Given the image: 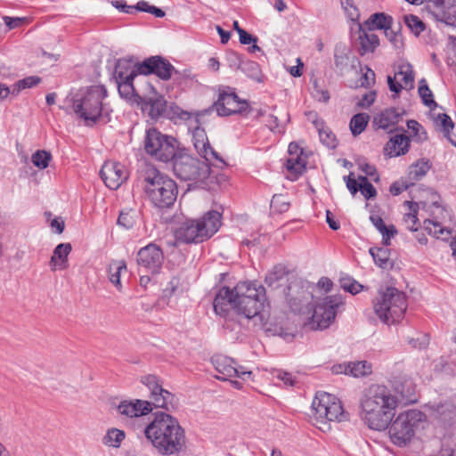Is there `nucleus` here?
<instances>
[{"label": "nucleus", "instance_id": "nucleus-30", "mask_svg": "<svg viewBox=\"0 0 456 456\" xmlns=\"http://www.w3.org/2000/svg\"><path fill=\"white\" fill-rule=\"evenodd\" d=\"M122 272H126V264L124 260L113 261L109 266V278L112 284L118 289H121L120 275Z\"/></svg>", "mask_w": 456, "mask_h": 456}, {"label": "nucleus", "instance_id": "nucleus-6", "mask_svg": "<svg viewBox=\"0 0 456 456\" xmlns=\"http://www.w3.org/2000/svg\"><path fill=\"white\" fill-rule=\"evenodd\" d=\"M107 95L103 86L82 87L71 98L72 110L86 125L94 124L108 112L106 104L103 103Z\"/></svg>", "mask_w": 456, "mask_h": 456}, {"label": "nucleus", "instance_id": "nucleus-29", "mask_svg": "<svg viewBox=\"0 0 456 456\" xmlns=\"http://www.w3.org/2000/svg\"><path fill=\"white\" fill-rule=\"evenodd\" d=\"M314 126L319 133L320 141L330 149L337 147V140L332 131L322 121H315Z\"/></svg>", "mask_w": 456, "mask_h": 456}, {"label": "nucleus", "instance_id": "nucleus-8", "mask_svg": "<svg viewBox=\"0 0 456 456\" xmlns=\"http://www.w3.org/2000/svg\"><path fill=\"white\" fill-rule=\"evenodd\" d=\"M407 306L405 294L394 287L379 290L373 300L374 313L383 323L387 325L400 322L404 316Z\"/></svg>", "mask_w": 456, "mask_h": 456}, {"label": "nucleus", "instance_id": "nucleus-32", "mask_svg": "<svg viewBox=\"0 0 456 456\" xmlns=\"http://www.w3.org/2000/svg\"><path fill=\"white\" fill-rule=\"evenodd\" d=\"M240 70L246 74L249 78L258 83H261L264 80L260 67L256 61L244 60Z\"/></svg>", "mask_w": 456, "mask_h": 456}, {"label": "nucleus", "instance_id": "nucleus-36", "mask_svg": "<svg viewBox=\"0 0 456 456\" xmlns=\"http://www.w3.org/2000/svg\"><path fill=\"white\" fill-rule=\"evenodd\" d=\"M431 166L428 160L421 159L410 167L409 176L418 181L427 175Z\"/></svg>", "mask_w": 456, "mask_h": 456}, {"label": "nucleus", "instance_id": "nucleus-38", "mask_svg": "<svg viewBox=\"0 0 456 456\" xmlns=\"http://www.w3.org/2000/svg\"><path fill=\"white\" fill-rule=\"evenodd\" d=\"M349 375L359 378L371 373L372 366L367 361L349 362Z\"/></svg>", "mask_w": 456, "mask_h": 456}, {"label": "nucleus", "instance_id": "nucleus-51", "mask_svg": "<svg viewBox=\"0 0 456 456\" xmlns=\"http://www.w3.org/2000/svg\"><path fill=\"white\" fill-rule=\"evenodd\" d=\"M341 288L353 295H355L363 289V286L354 280L341 281Z\"/></svg>", "mask_w": 456, "mask_h": 456}, {"label": "nucleus", "instance_id": "nucleus-15", "mask_svg": "<svg viewBox=\"0 0 456 456\" xmlns=\"http://www.w3.org/2000/svg\"><path fill=\"white\" fill-rule=\"evenodd\" d=\"M163 261V252L161 248L154 243H150L138 251L137 263L140 269H144L151 274H155L159 272Z\"/></svg>", "mask_w": 456, "mask_h": 456}, {"label": "nucleus", "instance_id": "nucleus-18", "mask_svg": "<svg viewBox=\"0 0 456 456\" xmlns=\"http://www.w3.org/2000/svg\"><path fill=\"white\" fill-rule=\"evenodd\" d=\"M100 175L105 185L117 190L127 178V173L125 167L118 162L107 161L100 170Z\"/></svg>", "mask_w": 456, "mask_h": 456}, {"label": "nucleus", "instance_id": "nucleus-22", "mask_svg": "<svg viewBox=\"0 0 456 456\" xmlns=\"http://www.w3.org/2000/svg\"><path fill=\"white\" fill-rule=\"evenodd\" d=\"M71 249L69 243H61L54 248L50 260V266L53 271L64 270L68 267V256Z\"/></svg>", "mask_w": 456, "mask_h": 456}, {"label": "nucleus", "instance_id": "nucleus-41", "mask_svg": "<svg viewBox=\"0 0 456 456\" xmlns=\"http://www.w3.org/2000/svg\"><path fill=\"white\" fill-rule=\"evenodd\" d=\"M404 22L411 32L415 36H419L426 28L424 22L418 16L413 14L405 15Z\"/></svg>", "mask_w": 456, "mask_h": 456}, {"label": "nucleus", "instance_id": "nucleus-21", "mask_svg": "<svg viewBox=\"0 0 456 456\" xmlns=\"http://www.w3.org/2000/svg\"><path fill=\"white\" fill-rule=\"evenodd\" d=\"M140 74L138 66L130 59L118 60L115 67L116 81L134 80Z\"/></svg>", "mask_w": 456, "mask_h": 456}, {"label": "nucleus", "instance_id": "nucleus-56", "mask_svg": "<svg viewBox=\"0 0 456 456\" xmlns=\"http://www.w3.org/2000/svg\"><path fill=\"white\" fill-rule=\"evenodd\" d=\"M366 71L362 74L360 78L361 86L369 87L375 82V73L372 69L366 67Z\"/></svg>", "mask_w": 456, "mask_h": 456}, {"label": "nucleus", "instance_id": "nucleus-26", "mask_svg": "<svg viewBox=\"0 0 456 456\" xmlns=\"http://www.w3.org/2000/svg\"><path fill=\"white\" fill-rule=\"evenodd\" d=\"M302 153L289 156L286 160V168L288 170L289 178L290 180H297V177L305 171L306 161L301 157Z\"/></svg>", "mask_w": 456, "mask_h": 456}, {"label": "nucleus", "instance_id": "nucleus-28", "mask_svg": "<svg viewBox=\"0 0 456 456\" xmlns=\"http://www.w3.org/2000/svg\"><path fill=\"white\" fill-rule=\"evenodd\" d=\"M392 17L384 12H377L365 21L364 25L369 30L384 29V32L392 26Z\"/></svg>", "mask_w": 456, "mask_h": 456}, {"label": "nucleus", "instance_id": "nucleus-59", "mask_svg": "<svg viewBox=\"0 0 456 456\" xmlns=\"http://www.w3.org/2000/svg\"><path fill=\"white\" fill-rule=\"evenodd\" d=\"M359 188L361 193L367 200L374 198L377 194L376 189L370 182L363 184H359Z\"/></svg>", "mask_w": 456, "mask_h": 456}, {"label": "nucleus", "instance_id": "nucleus-50", "mask_svg": "<svg viewBox=\"0 0 456 456\" xmlns=\"http://www.w3.org/2000/svg\"><path fill=\"white\" fill-rule=\"evenodd\" d=\"M340 4H341L342 8L345 10L347 17L350 20H354L358 19V17H359L358 9L354 5L353 0H340Z\"/></svg>", "mask_w": 456, "mask_h": 456}, {"label": "nucleus", "instance_id": "nucleus-9", "mask_svg": "<svg viewBox=\"0 0 456 456\" xmlns=\"http://www.w3.org/2000/svg\"><path fill=\"white\" fill-rule=\"evenodd\" d=\"M171 160L173 172L181 180L203 183L210 175L209 164L192 157L185 149H180Z\"/></svg>", "mask_w": 456, "mask_h": 456}, {"label": "nucleus", "instance_id": "nucleus-47", "mask_svg": "<svg viewBox=\"0 0 456 456\" xmlns=\"http://www.w3.org/2000/svg\"><path fill=\"white\" fill-rule=\"evenodd\" d=\"M334 62L335 66L343 70L346 67H347L349 62V56L347 53H346L345 49L336 48L334 53Z\"/></svg>", "mask_w": 456, "mask_h": 456}, {"label": "nucleus", "instance_id": "nucleus-20", "mask_svg": "<svg viewBox=\"0 0 456 456\" xmlns=\"http://www.w3.org/2000/svg\"><path fill=\"white\" fill-rule=\"evenodd\" d=\"M410 139L404 134L391 137L384 147L385 153L390 158L404 155L408 152Z\"/></svg>", "mask_w": 456, "mask_h": 456}, {"label": "nucleus", "instance_id": "nucleus-25", "mask_svg": "<svg viewBox=\"0 0 456 456\" xmlns=\"http://www.w3.org/2000/svg\"><path fill=\"white\" fill-rule=\"evenodd\" d=\"M142 109L148 111L151 118H158L166 111V101L162 96L145 98Z\"/></svg>", "mask_w": 456, "mask_h": 456}, {"label": "nucleus", "instance_id": "nucleus-52", "mask_svg": "<svg viewBox=\"0 0 456 456\" xmlns=\"http://www.w3.org/2000/svg\"><path fill=\"white\" fill-rule=\"evenodd\" d=\"M289 203L284 200L281 195H274L271 200V208L278 213L286 212L289 209Z\"/></svg>", "mask_w": 456, "mask_h": 456}, {"label": "nucleus", "instance_id": "nucleus-49", "mask_svg": "<svg viewBox=\"0 0 456 456\" xmlns=\"http://www.w3.org/2000/svg\"><path fill=\"white\" fill-rule=\"evenodd\" d=\"M385 35L395 49L403 47V37L398 31L392 28V26L386 30Z\"/></svg>", "mask_w": 456, "mask_h": 456}, {"label": "nucleus", "instance_id": "nucleus-44", "mask_svg": "<svg viewBox=\"0 0 456 456\" xmlns=\"http://www.w3.org/2000/svg\"><path fill=\"white\" fill-rule=\"evenodd\" d=\"M436 126L440 127L444 136L455 126L452 118L445 113H439L434 118Z\"/></svg>", "mask_w": 456, "mask_h": 456}, {"label": "nucleus", "instance_id": "nucleus-46", "mask_svg": "<svg viewBox=\"0 0 456 456\" xmlns=\"http://www.w3.org/2000/svg\"><path fill=\"white\" fill-rule=\"evenodd\" d=\"M117 84L121 97L130 99L134 94L133 80L117 81Z\"/></svg>", "mask_w": 456, "mask_h": 456}, {"label": "nucleus", "instance_id": "nucleus-5", "mask_svg": "<svg viewBox=\"0 0 456 456\" xmlns=\"http://www.w3.org/2000/svg\"><path fill=\"white\" fill-rule=\"evenodd\" d=\"M142 180L144 192L154 207L167 208L174 205L178 189L173 179L148 166L142 171Z\"/></svg>", "mask_w": 456, "mask_h": 456}, {"label": "nucleus", "instance_id": "nucleus-31", "mask_svg": "<svg viewBox=\"0 0 456 456\" xmlns=\"http://www.w3.org/2000/svg\"><path fill=\"white\" fill-rule=\"evenodd\" d=\"M405 205L408 206L410 213L404 215L403 221L405 223L406 228L412 232L418 231V223L419 219L417 216L419 206L418 203L413 201H405Z\"/></svg>", "mask_w": 456, "mask_h": 456}, {"label": "nucleus", "instance_id": "nucleus-16", "mask_svg": "<svg viewBox=\"0 0 456 456\" xmlns=\"http://www.w3.org/2000/svg\"><path fill=\"white\" fill-rule=\"evenodd\" d=\"M140 74H155L162 80H168L172 74H177L175 67L165 58L156 55L144 60L138 65Z\"/></svg>", "mask_w": 456, "mask_h": 456}, {"label": "nucleus", "instance_id": "nucleus-40", "mask_svg": "<svg viewBox=\"0 0 456 456\" xmlns=\"http://www.w3.org/2000/svg\"><path fill=\"white\" fill-rule=\"evenodd\" d=\"M419 94L423 104L427 107L432 109L433 107L435 108L437 106L436 102L433 99V94L424 78L419 81Z\"/></svg>", "mask_w": 456, "mask_h": 456}, {"label": "nucleus", "instance_id": "nucleus-10", "mask_svg": "<svg viewBox=\"0 0 456 456\" xmlns=\"http://www.w3.org/2000/svg\"><path fill=\"white\" fill-rule=\"evenodd\" d=\"M143 145L147 154L162 162L170 161L180 150L178 142L174 137L164 134L156 128L146 131Z\"/></svg>", "mask_w": 456, "mask_h": 456}, {"label": "nucleus", "instance_id": "nucleus-13", "mask_svg": "<svg viewBox=\"0 0 456 456\" xmlns=\"http://www.w3.org/2000/svg\"><path fill=\"white\" fill-rule=\"evenodd\" d=\"M345 304L341 294L327 296L320 299L314 308L309 324L314 330H324L335 321L339 307Z\"/></svg>", "mask_w": 456, "mask_h": 456}, {"label": "nucleus", "instance_id": "nucleus-43", "mask_svg": "<svg viewBox=\"0 0 456 456\" xmlns=\"http://www.w3.org/2000/svg\"><path fill=\"white\" fill-rule=\"evenodd\" d=\"M52 156L45 151H37L31 156L32 163L40 169H45L48 167Z\"/></svg>", "mask_w": 456, "mask_h": 456}, {"label": "nucleus", "instance_id": "nucleus-17", "mask_svg": "<svg viewBox=\"0 0 456 456\" xmlns=\"http://www.w3.org/2000/svg\"><path fill=\"white\" fill-rule=\"evenodd\" d=\"M211 362L216 371L220 374L216 376V379L221 380H228L232 377L246 379L252 374L250 370H246L241 366L235 367L233 360L225 355H215L212 357Z\"/></svg>", "mask_w": 456, "mask_h": 456}, {"label": "nucleus", "instance_id": "nucleus-14", "mask_svg": "<svg viewBox=\"0 0 456 456\" xmlns=\"http://www.w3.org/2000/svg\"><path fill=\"white\" fill-rule=\"evenodd\" d=\"M214 107L219 116H230L245 112L248 108V103L240 100L236 93L228 87L220 91Z\"/></svg>", "mask_w": 456, "mask_h": 456}, {"label": "nucleus", "instance_id": "nucleus-2", "mask_svg": "<svg viewBox=\"0 0 456 456\" xmlns=\"http://www.w3.org/2000/svg\"><path fill=\"white\" fill-rule=\"evenodd\" d=\"M155 452L160 456H180L187 448L184 428L169 413L159 411L142 429Z\"/></svg>", "mask_w": 456, "mask_h": 456}, {"label": "nucleus", "instance_id": "nucleus-37", "mask_svg": "<svg viewBox=\"0 0 456 456\" xmlns=\"http://www.w3.org/2000/svg\"><path fill=\"white\" fill-rule=\"evenodd\" d=\"M424 224L425 229L428 231V234L433 235L437 239L441 238L443 240H446L451 234V230L442 227L438 222L426 220Z\"/></svg>", "mask_w": 456, "mask_h": 456}, {"label": "nucleus", "instance_id": "nucleus-48", "mask_svg": "<svg viewBox=\"0 0 456 456\" xmlns=\"http://www.w3.org/2000/svg\"><path fill=\"white\" fill-rule=\"evenodd\" d=\"M203 149L200 150L198 152L201 157L204 158V161L211 162L212 160L216 159L220 161L221 163H224V160L220 158L218 153L211 147L210 143H206Z\"/></svg>", "mask_w": 456, "mask_h": 456}, {"label": "nucleus", "instance_id": "nucleus-35", "mask_svg": "<svg viewBox=\"0 0 456 456\" xmlns=\"http://www.w3.org/2000/svg\"><path fill=\"white\" fill-rule=\"evenodd\" d=\"M375 264L380 268H387L389 261V249L387 248H370L369 250Z\"/></svg>", "mask_w": 456, "mask_h": 456}, {"label": "nucleus", "instance_id": "nucleus-61", "mask_svg": "<svg viewBox=\"0 0 456 456\" xmlns=\"http://www.w3.org/2000/svg\"><path fill=\"white\" fill-rule=\"evenodd\" d=\"M409 344L414 348H425L428 344V338L426 334L421 335L417 338H411L408 340Z\"/></svg>", "mask_w": 456, "mask_h": 456}, {"label": "nucleus", "instance_id": "nucleus-7", "mask_svg": "<svg viewBox=\"0 0 456 456\" xmlns=\"http://www.w3.org/2000/svg\"><path fill=\"white\" fill-rule=\"evenodd\" d=\"M222 216L218 211L207 212L200 219L187 220L175 232V239L183 243H201L211 238L220 228Z\"/></svg>", "mask_w": 456, "mask_h": 456}, {"label": "nucleus", "instance_id": "nucleus-1", "mask_svg": "<svg viewBox=\"0 0 456 456\" xmlns=\"http://www.w3.org/2000/svg\"><path fill=\"white\" fill-rule=\"evenodd\" d=\"M266 300L265 289L256 282L240 281L230 289L224 286L217 291L213 307L215 313L226 318L232 309L247 320H263L262 310Z\"/></svg>", "mask_w": 456, "mask_h": 456}, {"label": "nucleus", "instance_id": "nucleus-62", "mask_svg": "<svg viewBox=\"0 0 456 456\" xmlns=\"http://www.w3.org/2000/svg\"><path fill=\"white\" fill-rule=\"evenodd\" d=\"M265 125L273 132H281L279 119L274 115H268L267 119L265 120Z\"/></svg>", "mask_w": 456, "mask_h": 456}, {"label": "nucleus", "instance_id": "nucleus-57", "mask_svg": "<svg viewBox=\"0 0 456 456\" xmlns=\"http://www.w3.org/2000/svg\"><path fill=\"white\" fill-rule=\"evenodd\" d=\"M313 94L320 102H327L330 100V94L327 90L320 88L317 80L314 82V92Z\"/></svg>", "mask_w": 456, "mask_h": 456}, {"label": "nucleus", "instance_id": "nucleus-33", "mask_svg": "<svg viewBox=\"0 0 456 456\" xmlns=\"http://www.w3.org/2000/svg\"><path fill=\"white\" fill-rule=\"evenodd\" d=\"M370 117L366 113H358L352 117L349 126L354 136L362 134L369 122Z\"/></svg>", "mask_w": 456, "mask_h": 456}, {"label": "nucleus", "instance_id": "nucleus-54", "mask_svg": "<svg viewBox=\"0 0 456 456\" xmlns=\"http://www.w3.org/2000/svg\"><path fill=\"white\" fill-rule=\"evenodd\" d=\"M226 60H227V62L230 66V68L233 69H240L241 68V65L244 61V60L242 59V56L236 53V52H229L227 54H226Z\"/></svg>", "mask_w": 456, "mask_h": 456}, {"label": "nucleus", "instance_id": "nucleus-45", "mask_svg": "<svg viewBox=\"0 0 456 456\" xmlns=\"http://www.w3.org/2000/svg\"><path fill=\"white\" fill-rule=\"evenodd\" d=\"M273 379L281 381L284 387H294L297 383L295 377L282 370H275L273 372Z\"/></svg>", "mask_w": 456, "mask_h": 456}, {"label": "nucleus", "instance_id": "nucleus-53", "mask_svg": "<svg viewBox=\"0 0 456 456\" xmlns=\"http://www.w3.org/2000/svg\"><path fill=\"white\" fill-rule=\"evenodd\" d=\"M193 141H194V147L199 152L200 150L206 147V143H208V140L207 138V135L205 134L204 130L197 128L193 134Z\"/></svg>", "mask_w": 456, "mask_h": 456}, {"label": "nucleus", "instance_id": "nucleus-24", "mask_svg": "<svg viewBox=\"0 0 456 456\" xmlns=\"http://www.w3.org/2000/svg\"><path fill=\"white\" fill-rule=\"evenodd\" d=\"M441 10L446 24L456 27V0H429Z\"/></svg>", "mask_w": 456, "mask_h": 456}, {"label": "nucleus", "instance_id": "nucleus-42", "mask_svg": "<svg viewBox=\"0 0 456 456\" xmlns=\"http://www.w3.org/2000/svg\"><path fill=\"white\" fill-rule=\"evenodd\" d=\"M41 82V78L37 76H30L27 77L23 79L19 80L14 86H13V91L12 94L14 95H18L19 93L27 88H32L36 86H37Z\"/></svg>", "mask_w": 456, "mask_h": 456}, {"label": "nucleus", "instance_id": "nucleus-34", "mask_svg": "<svg viewBox=\"0 0 456 456\" xmlns=\"http://www.w3.org/2000/svg\"><path fill=\"white\" fill-rule=\"evenodd\" d=\"M138 217L139 213L137 210L133 208L123 209L118 216V224L126 229H130L135 224Z\"/></svg>", "mask_w": 456, "mask_h": 456}, {"label": "nucleus", "instance_id": "nucleus-23", "mask_svg": "<svg viewBox=\"0 0 456 456\" xmlns=\"http://www.w3.org/2000/svg\"><path fill=\"white\" fill-rule=\"evenodd\" d=\"M403 110L395 108H389L375 118V123L379 128L387 129L399 123L402 119Z\"/></svg>", "mask_w": 456, "mask_h": 456}, {"label": "nucleus", "instance_id": "nucleus-60", "mask_svg": "<svg viewBox=\"0 0 456 456\" xmlns=\"http://www.w3.org/2000/svg\"><path fill=\"white\" fill-rule=\"evenodd\" d=\"M435 411H436L437 417L445 419L446 415L445 413L448 412V416H450L451 413H452L453 406L452 403H444L442 404H437Z\"/></svg>", "mask_w": 456, "mask_h": 456}, {"label": "nucleus", "instance_id": "nucleus-55", "mask_svg": "<svg viewBox=\"0 0 456 456\" xmlns=\"http://www.w3.org/2000/svg\"><path fill=\"white\" fill-rule=\"evenodd\" d=\"M359 168L368 176L371 177L375 182L379 180V177L377 174L376 167L373 165H370L365 161L358 162Z\"/></svg>", "mask_w": 456, "mask_h": 456}, {"label": "nucleus", "instance_id": "nucleus-27", "mask_svg": "<svg viewBox=\"0 0 456 456\" xmlns=\"http://www.w3.org/2000/svg\"><path fill=\"white\" fill-rule=\"evenodd\" d=\"M359 40L361 45L359 53L361 55L373 52L379 45V37L373 32V30L364 31L361 29Z\"/></svg>", "mask_w": 456, "mask_h": 456}, {"label": "nucleus", "instance_id": "nucleus-58", "mask_svg": "<svg viewBox=\"0 0 456 456\" xmlns=\"http://www.w3.org/2000/svg\"><path fill=\"white\" fill-rule=\"evenodd\" d=\"M370 220L381 234H386L387 232V230L390 229V226L387 227L385 224L383 219L379 216L371 215L370 216Z\"/></svg>", "mask_w": 456, "mask_h": 456}, {"label": "nucleus", "instance_id": "nucleus-39", "mask_svg": "<svg viewBox=\"0 0 456 456\" xmlns=\"http://www.w3.org/2000/svg\"><path fill=\"white\" fill-rule=\"evenodd\" d=\"M125 432L117 428L109 429L103 437V444L111 447L118 448L125 439Z\"/></svg>", "mask_w": 456, "mask_h": 456}, {"label": "nucleus", "instance_id": "nucleus-64", "mask_svg": "<svg viewBox=\"0 0 456 456\" xmlns=\"http://www.w3.org/2000/svg\"><path fill=\"white\" fill-rule=\"evenodd\" d=\"M180 285V280L177 277H173L167 283L164 291L167 295L171 296L175 293Z\"/></svg>", "mask_w": 456, "mask_h": 456}, {"label": "nucleus", "instance_id": "nucleus-3", "mask_svg": "<svg viewBox=\"0 0 456 456\" xmlns=\"http://www.w3.org/2000/svg\"><path fill=\"white\" fill-rule=\"evenodd\" d=\"M399 400L387 386L373 384L361 396V418L373 430L382 431L389 427Z\"/></svg>", "mask_w": 456, "mask_h": 456}, {"label": "nucleus", "instance_id": "nucleus-12", "mask_svg": "<svg viewBox=\"0 0 456 456\" xmlns=\"http://www.w3.org/2000/svg\"><path fill=\"white\" fill-rule=\"evenodd\" d=\"M312 410L317 422L326 424L328 421H343L346 419L341 402L333 395L326 392L316 394Z\"/></svg>", "mask_w": 456, "mask_h": 456}, {"label": "nucleus", "instance_id": "nucleus-63", "mask_svg": "<svg viewBox=\"0 0 456 456\" xmlns=\"http://www.w3.org/2000/svg\"><path fill=\"white\" fill-rule=\"evenodd\" d=\"M353 176V174H350L348 176L345 177L346 187L349 190V191L355 195L358 191H360L359 184L357 183V180L354 179Z\"/></svg>", "mask_w": 456, "mask_h": 456}, {"label": "nucleus", "instance_id": "nucleus-11", "mask_svg": "<svg viewBox=\"0 0 456 456\" xmlns=\"http://www.w3.org/2000/svg\"><path fill=\"white\" fill-rule=\"evenodd\" d=\"M424 418V413L418 410L401 412L390 422L389 436L393 444L398 446L406 445L414 436V428Z\"/></svg>", "mask_w": 456, "mask_h": 456}, {"label": "nucleus", "instance_id": "nucleus-19", "mask_svg": "<svg viewBox=\"0 0 456 456\" xmlns=\"http://www.w3.org/2000/svg\"><path fill=\"white\" fill-rule=\"evenodd\" d=\"M387 84L390 91L398 94L402 89L414 87V72L410 63H403L398 67L395 77H387Z\"/></svg>", "mask_w": 456, "mask_h": 456}, {"label": "nucleus", "instance_id": "nucleus-4", "mask_svg": "<svg viewBox=\"0 0 456 456\" xmlns=\"http://www.w3.org/2000/svg\"><path fill=\"white\" fill-rule=\"evenodd\" d=\"M141 381L148 387L151 403L139 399L123 401L118 406L120 415L130 419L144 416L151 411V403L156 408H163L168 411L176 408L177 398L168 390L163 388L159 377L147 375L142 377Z\"/></svg>", "mask_w": 456, "mask_h": 456}]
</instances>
